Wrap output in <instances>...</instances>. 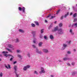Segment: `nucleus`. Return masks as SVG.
Segmentation results:
<instances>
[{
  "label": "nucleus",
  "mask_w": 77,
  "mask_h": 77,
  "mask_svg": "<svg viewBox=\"0 0 77 77\" xmlns=\"http://www.w3.org/2000/svg\"><path fill=\"white\" fill-rule=\"evenodd\" d=\"M76 15H77V13H75L73 15V17H76Z\"/></svg>",
  "instance_id": "f704fd0d"
},
{
  "label": "nucleus",
  "mask_w": 77,
  "mask_h": 77,
  "mask_svg": "<svg viewBox=\"0 0 77 77\" xmlns=\"http://www.w3.org/2000/svg\"><path fill=\"white\" fill-rule=\"evenodd\" d=\"M71 41L69 40L67 42V43L68 44H71Z\"/></svg>",
  "instance_id": "a878e982"
},
{
  "label": "nucleus",
  "mask_w": 77,
  "mask_h": 77,
  "mask_svg": "<svg viewBox=\"0 0 77 77\" xmlns=\"http://www.w3.org/2000/svg\"><path fill=\"white\" fill-rule=\"evenodd\" d=\"M32 46L34 48H36V46H35V45H32Z\"/></svg>",
  "instance_id": "c9c22d12"
},
{
  "label": "nucleus",
  "mask_w": 77,
  "mask_h": 77,
  "mask_svg": "<svg viewBox=\"0 0 77 77\" xmlns=\"http://www.w3.org/2000/svg\"><path fill=\"white\" fill-rule=\"evenodd\" d=\"M72 27H77V23H73L72 26Z\"/></svg>",
  "instance_id": "1a4fd4ad"
},
{
  "label": "nucleus",
  "mask_w": 77,
  "mask_h": 77,
  "mask_svg": "<svg viewBox=\"0 0 77 77\" xmlns=\"http://www.w3.org/2000/svg\"><path fill=\"white\" fill-rule=\"evenodd\" d=\"M63 24L62 23H60L59 24V26L60 27H62V26Z\"/></svg>",
  "instance_id": "e433bc0d"
},
{
  "label": "nucleus",
  "mask_w": 77,
  "mask_h": 77,
  "mask_svg": "<svg viewBox=\"0 0 77 77\" xmlns=\"http://www.w3.org/2000/svg\"><path fill=\"white\" fill-rule=\"evenodd\" d=\"M7 50L8 51H9L11 53H12V50H11L9 49L8 48H7Z\"/></svg>",
  "instance_id": "5701e85b"
},
{
  "label": "nucleus",
  "mask_w": 77,
  "mask_h": 77,
  "mask_svg": "<svg viewBox=\"0 0 77 77\" xmlns=\"http://www.w3.org/2000/svg\"><path fill=\"white\" fill-rule=\"evenodd\" d=\"M67 54H71V52L70 51H67Z\"/></svg>",
  "instance_id": "a19ab883"
},
{
  "label": "nucleus",
  "mask_w": 77,
  "mask_h": 77,
  "mask_svg": "<svg viewBox=\"0 0 77 77\" xmlns=\"http://www.w3.org/2000/svg\"><path fill=\"white\" fill-rule=\"evenodd\" d=\"M17 63V61L14 62V64H15V63Z\"/></svg>",
  "instance_id": "8fccbe9b"
},
{
  "label": "nucleus",
  "mask_w": 77,
  "mask_h": 77,
  "mask_svg": "<svg viewBox=\"0 0 77 77\" xmlns=\"http://www.w3.org/2000/svg\"><path fill=\"white\" fill-rule=\"evenodd\" d=\"M42 44H43V43L42 42H41L38 43V45L39 47H41L42 45Z\"/></svg>",
  "instance_id": "f3484780"
},
{
  "label": "nucleus",
  "mask_w": 77,
  "mask_h": 77,
  "mask_svg": "<svg viewBox=\"0 0 77 77\" xmlns=\"http://www.w3.org/2000/svg\"><path fill=\"white\" fill-rule=\"evenodd\" d=\"M66 46H67V45L65 44H63V47L61 49V50H65V48H66Z\"/></svg>",
  "instance_id": "6e6552de"
},
{
  "label": "nucleus",
  "mask_w": 77,
  "mask_h": 77,
  "mask_svg": "<svg viewBox=\"0 0 77 77\" xmlns=\"http://www.w3.org/2000/svg\"><path fill=\"white\" fill-rule=\"evenodd\" d=\"M51 77H54V76H53V75H51Z\"/></svg>",
  "instance_id": "864d4df0"
},
{
  "label": "nucleus",
  "mask_w": 77,
  "mask_h": 77,
  "mask_svg": "<svg viewBox=\"0 0 77 77\" xmlns=\"http://www.w3.org/2000/svg\"><path fill=\"white\" fill-rule=\"evenodd\" d=\"M60 12V10H58L56 12V14H59V12Z\"/></svg>",
  "instance_id": "58836bf2"
},
{
  "label": "nucleus",
  "mask_w": 77,
  "mask_h": 77,
  "mask_svg": "<svg viewBox=\"0 0 77 77\" xmlns=\"http://www.w3.org/2000/svg\"><path fill=\"white\" fill-rule=\"evenodd\" d=\"M31 26L32 27H35V25L33 23H32L31 24Z\"/></svg>",
  "instance_id": "cd10ccee"
},
{
  "label": "nucleus",
  "mask_w": 77,
  "mask_h": 77,
  "mask_svg": "<svg viewBox=\"0 0 77 77\" xmlns=\"http://www.w3.org/2000/svg\"><path fill=\"white\" fill-rule=\"evenodd\" d=\"M75 72H73L72 73V75H75Z\"/></svg>",
  "instance_id": "49530a36"
},
{
  "label": "nucleus",
  "mask_w": 77,
  "mask_h": 77,
  "mask_svg": "<svg viewBox=\"0 0 77 77\" xmlns=\"http://www.w3.org/2000/svg\"><path fill=\"white\" fill-rule=\"evenodd\" d=\"M41 33H43L44 32V29H42L41 31Z\"/></svg>",
  "instance_id": "c85d7f7f"
},
{
  "label": "nucleus",
  "mask_w": 77,
  "mask_h": 77,
  "mask_svg": "<svg viewBox=\"0 0 77 77\" xmlns=\"http://www.w3.org/2000/svg\"><path fill=\"white\" fill-rule=\"evenodd\" d=\"M57 29H58V26H57L54 28V29L52 30V32H56V31L57 30Z\"/></svg>",
  "instance_id": "9d476101"
},
{
  "label": "nucleus",
  "mask_w": 77,
  "mask_h": 77,
  "mask_svg": "<svg viewBox=\"0 0 77 77\" xmlns=\"http://www.w3.org/2000/svg\"><path fill=\"white\" fill-rule=\"evenodd\" d=\"M5 68H7V69H11V66L9 64L8 65V66H5Z\"/></svg>",
  "instance_id": "ddd939ff"
},
{
  "label": "nucleus",
  "mask_w": 77,
  "mask_h": 77,
  "mask_svg": "<svg viewBox=\"0 0 77 77\" xmlns=\"http://www.w3.org/2000/svg\"><path fill=\"white\" fill-rule=\"evenodd\" d=\"M15 42L16 43H17L18 42H20V41L19 40V38H16L15 40Z\"/></svg>",
  "instance_id": "dca6fc26"
},
{
  "label": "nucleus",
  "mask_w": 77,
  "mask_h": 77,
  "mask_svg": "<svg viewBox=\"0 0 77 77\" xmlns=\"http://www.w3.org/2000/svg\"><path fill=\"white\" fill-rule=\"evenodd\" d=\"M23 11V14H26V11H25V8L23 7L22 8L20 7H19V10L21 11Z\"/></svg>",
  "instance_id": "20e7f679"
},
{
  "label": "nucleus",
  "mask_w": 77,
  "mask_h": 77,
  "mask_svg": "<svg viewBox=\"0 0 77 77\" xmlns=\"http://www.w3.org/2000/svg\"><path fill=\"white\" fill-rule=\"evenodd\" d=\"M45 23H47V20H45Z\"/></svg>",
  "instance_id": "5fc2aeb1"
},
{
  "label": "nucleus",
  "mask_w": 77,
  "mask_h": 77,
  "mask_svg": "<svg viewBox=\"0 0 77 77\" xmlns=\"http://www.w3.org/2000/svg\"><path fill=\"white\" fill-rule=\"evenodd\" d=\"M73 9V10L74 11H75V12H77V10H76V7H75V6H73L72 7Z\"/></svg>",
  "instance_id": "6ab92c4d"
},
{
  "label": "nucleus",
  "mask_w": 77,
  "mask_h": 77,
  "mask_svg": "<svg viewBox=\"0 0 77 77\" xmlns=\"http://www.w3.org/2000/svg\"><path fill=\"white\" fill-rule=\"evenodd\" d=\"M69 14V13L68 12H67L66 14H65L64 15V17L65 18H66V17H67L68 15V14Z\"/></svg>",
  "instance_id": "393cba45"
},
{
  "label": "nucleus",
  "mask_w": 77,
  "mask_h": 77,
  "mask_svg": "<svg viewBox=\"0 0 77 77\" xmlns=\"http://www.w3.org/2000/svg\"><path fill=\"white\" fill-rule=\"evenodd\" d=\"M40 74H44L45 73V71L44 69V68L42 67L41 68V71L39 72Z\"/></svg>",
  "instance_id": "f03ea898"
},
{
  "label": "nucleus",
  "mask_w": 77,
  "mask_h": 77,
  "mask_svg": "<svg viewBox=\"0 0 77 77\" xmlns=\"http://www.w3.org/2000/svg\"><path fill=\"white\" fill-rule=\"evenodd\" d=\"M35 22L36 24V25L37 26H38V25H39V24L38 23V22Z\"/></svg>",
  "instance_id": "7c9ffc66"
},
{
  "label": "nucleus",
  "mask_w": 77,
  "mask_h": 77,
  "mask_svg": "<svg viewBox=\"0 0 77 77\" xmlns=\"http://www.w3.org/2000/svg\"><path fill=\"white\" fill-rule=\"evenodd\" d=\"M67 65H68V66H70L71 65L70 64H69V63H67Z\"/></svg>",
  "instance_id": "79ce46f5"
},
{
  "label": "nucleus",
  "mask_w": 77,
  "mask_h": 77,
  "mask_svg": "<svg viewBox=\"0 0 77 77\" xmlns=\"http://www.w3.org/2000/svg\"><path fill=\"white\" fill-rule=\"evenodd\" d=\"M17 53H20L21 52V51L20 50H18L17 51Z\"/></svg>",
  "instance_id": "2f4dec72"
},
{
  "label": "nucleus",
  "mask_w": 77,
  "mask_h": 77,
  "mask_svg": "<svg viewBox=\"0 0 77 77\" xmlns=\"http://www.w3.org/2000/svg\"><path fill=\"white\" fill-rule=\"evenodd\" d=\"M17 56L19 58H21V55H18Z\"/></svg>",
  "instance_id": "72a5a7b5"
},
{
  "label": "nucleus",
  "mask_w": 77,
  "mask_h": 77,
  "mask_svg": "<svg viewBox=\"0 0 77 77\" xmlns=\"http://www.w3.org/2000/svg\"><path fill=\"white\" fill-rule=\"evenodd\" d=\"M42 35H40V38H42Z\"/></svg>",
  "instance_id": "c03bdc74"
},
{
  "label": "nucleus",
  "mask_w": 77,
  "mask_h": 77,
  "mask_svg": "<svg viewBox=\"0 0 77 77\" xmlns=\"http://www.w3.org/2000/svg\"><path fill=\"white\" fill-rule=\"evenodd\" d=\"M43 51L44 53H48V50L46 49H43Z\"/></svg>",
  "instance_id": "9b49d317"
},
{
  "label": "nucleus",
  "mask_w": 77,
  "mask_h": 77,
  "mask_svg": "<svg viewBox=\"0 0 77 77\" xmlns=\"http://www.w3.org/2000/svg\"><path fill=\"white\" fill-rule=\"evenodd\" d=\"M58 33L60 35L63 34V31L61 29H58Z\"/></svg>",
  "instance_id": "39448f33"
},
{
  "label": "nucleus",
  "mask_w": 77,
  "mask_h": 77,
  "mask_svg": "<svg viewBox=\"0 0 77 77\" xmlns=\"http://www.w3.org/2000/svg\"><path fill=\"white\" fill-rule=\"evenodd\" d=\"M72 15V13H71L70 15Z\"/></svg>",
  "instance_id": "3c124183"
},
{
  "label": "nucleus",
  "mask_w": 77,
  "mask_h": 77,
  "mask_svg": "<svg viewBox=\"0 0 77 77\" xmlns=\"http://www.w3.org/2000/svg\"><path fill=\"white\" fill-rule=\"evenodd\" d=\"M50 39L52 40L54 38V37L53 36V35H50Z\"/></svg>",
  "instance_id": "a211bd4d"
},
{
  "label": "nucleus",
  "mask_w": 77,
  "mask_h": 77,
  "mask_svg": "<svg viewBox=\"0 0 77 77\" xmlns=\"http://www.w3.org/2000/svg\"><path fill=\"white\" fill-rule=\"evenodd\" d=\"M69 26V27H71V24H70Z\"/></svg>",
  "instance_id": "bf43d9fd"
},
{
  "label": "nucleus",
  "mask_w": 77,
  "mask_h": 77,
  "mask_svg": "<svg viewBox=\"0 0 77 77\" xmlns=\"http://www.w3.org/2000/svg\"><path fill=\"white\" fill-rule=\"evenodd\" d=\"M27 55L29 57H30V53H28L27 54Z\"/></svg>",
  "instance_id": "bb28decb"
},
{
  "label": "nucleus",
  "mask_w": 77,
  "mask_h": 77,
  "mask_svg": "<svg viewBox=\"0 0 77 77\" xmlns=\"http://www.w3.org/2000/svg\"><path fill=\"white\" fill-rule=\"evenodd\" d=\"M35 33V31L32 32V33Z\"/></svg>",
  "instance_id": "13d9d810"
},
{
  "label": "nucleus",
  "mask_w": 77,
  "mask_h": 77,
  "mask_svg": "<svg viewBox=\"0 0 77 77\" xmlns=\"http://www.w3.org/2000/svg\"><path fill=\"white\" fill-rule=\"evenodd\" d=\"M36 40H37V39L36 38H35L33 40V42L34 44H35L36 42Z\"/></svg>",
  "instance_id": "aec40b11"
},
{
  "label": "nucleus",
  "mask_w": 77,
  "mask_h": 77,
  "mask_svg": "<svg viewBox=\"0 0 77 77\" xmlns=\"http://www.w3.org/2000/svg\"><path fill=\"white\" fill-rule=\"evenodd\" d=\"M44 38L45 39L47 40V37L46 36H44Z\"/></svg>",
  "instance_id": "c756f323"
},
{
  "label": "nucleus",
  "mask_w": 77,
  "mask_h": 77,
  "mask_svg": "<svg viewBox=\"0 0 77 77\" xmlns=\"http://www.w3.org/2000/svg\"><path fill=\"white\" fill-rule=\"evenodd\" d=\"M76 50L75 49L73 50V51H76Z\"/></svg>",
  "instance_id": "603ef678"
},
{
  "label": "nucleus",
  "mask_w": 77,
  "mask_h": 77,
  "mask_svg": "<svg viewBox=\"0 0 77 77\" xmlns=\"http://www.w3.org/2000/svg\"><path fill=\"white\" fill-rule=\"evenodd\" d=\"M30 67V66L29 65H27L26 66H24L23 67V69L24 71H26L28 68H29Z\"/></svg>",
  "instance_id": "423d86ee"
},
{
  "label": "nucleus",
  "mask_w": 77,
  "mask_h": 77,
  "mask_svg": "<svg viewBox=\"0 0 77 77\" xmlns=\"http://www.w3.org/2000/svg\"><path fill=\"white\" fill-rule=\"evenodd\" d=\"M61 20H63V16H62L61 17Z\"/></svg>",
  "instance_id": "37998d69"
},
{
  "label": "nucleus",
  "mask_w": 77,
  "mask_h": 77,
  "mask_svg": "<svg viewBox=\"0 0 77 77\" xmlns=\"http://www.w3.org/2000/svg\"><path fill=\"white\" fill-rule=\"evenodd\" d=\"M1 60H2V59H1L0 58V61H1Z\"/></svg>",
  "instance_id": "052dcab7"
},
{
  "label": "nucleus",
  "mask_w": 77,
  "mask_h": 77,
  "mask_svg": "<svg viewBox=\"0 0 77 77\" xmlns=\"http://www.w3.org/2000/svg\"><path fill=\"white\" fill-rule=\"evenodd\" d=\"M72 65H75V63L74 62H73L72 63Z\"/></svg>",
  "instance_id": "ea45409f"
},
{
  "label": "nucleus",
  "mask_w": 77,
  "mask_h": 77,
  "mask_svg": "<svg viewBox=\"0 0 77 77\" xmlns=\"http://www.w3.org/2000/svg\"><path fill=\"white\" fill-rule=\"evenodd\" d=\"M34 73L35 74H36V75H38V72H37V71H35Z\"/></svg>",
  "instance_id": "4be33fe9"
},
{
  "label": "nucleus",
  "mask_w": 77,
  "mask_h": 77,
  "mask_svg": "<svg viewBox=\"0 0 77 77\" xmlns=\"http://www.w3.org/2000/svg\"><path fill=\"white\" fill-rule=\"evenodd\" d=\"M73 21L74 22H75V21H77V19H74Z\"/></svg>",
  "instance_id": "4c0bfd02"
},
{
  "label": "nucleus",
  "mask_w": 77,
  "mask_h": 77,
  "mask_svg": "<svg viewBox=\"0 0 77 77\" xmlns=\"http://www.w3.org/2000/svg\"><path fill=\"white\" fill-rule=\"evenodd\" d=\"M56 23H57V21H56L54 22L55 24H56Z\"/></svg>",
  "instance_id": "4d7b16f0"
},
{
  "label": "nucleus",
  "mask_w": 77,
  "mask_h": 77,
  "mask_svg": "<svg viewBox=\"0 0 77 77\" xmlns=\"http://www.w3.org/2000/svg\"><path fill=\"white\" fill-rule=\"evenodd\" d=\"M69 58L68 57H65L63 59V60H69Z\"/></svg>",
  "instance_id": "412c9836"
},
{
  "label": "nucleus",
  "mask_w": 77,
  "mask_h": 77,
  "mask_svg": "<svg viewBox=\"0 0 77 77\" xmlns=\"http://www.w3.org/2000/svg\"><path fill=\"white\" fill-rule=\"evenodd\" d=\"M8 52L6 51H4L2 52V53L4 54V56H6V57H8V56H11V55L9 54H7L6 53H8Z\"/></svg>",
  "instance_id": "7ed1b4c3"
},
{
  "label": "nucleus",
  "mask_w": 77,
  "mask_h": 77,
  "mask_svg": "<svg viewBox=\"0 0 77 77\" xmlns=\"http://www.w3.org/2000/svg\"><path fill=\"white\" fill-rule=\"evenodd\" d=\"M58 61H59V62H62V61H61V60H59Z\"/></svg>",
  "instance_id": "6e6d98bb"
},
{
  "label": "nucleus",
  "mask_w": 77,
  "mask_h": 77,
  "mask_svg": "<svg viewBox=\"0 0 77 77\" xmlns=\"http://www.w3.org/2000/svg\"><path fill=\"white\" fill-rule=\"evenodd\" d=\"M14 69L15 70L14 73H15L16 74V77H18L19 76V74H18V72H17V69H18V67L16 65H15L14 66Z\"/></svg>",
  "instance_id": "f257e3e1"
},
{
  "label": "nucleus",
  "mask_w": 77,
  "mask_h": 77,
  "mask_svg": "<svg viewBox=\"0 0 77 77\" xmlns=\"http://www.w3.org/2000/svg\"><path fill=\"white\" fill-rule=\"evenodd\" d=\"M8 47H9V48H12L14 47V46L11 44L8 45Z\"/></svg>",
  "instance_id": "2eb2a0df"
},
{
  "label": "nucleus",
  "mask_w": 77,
  "mask_h": 77,
  "mask_svg": "<svg viewBox=\"0 0 77 77\" xmlns=\"http://www.w3.org/2000/svg\"><path fill=\"white\" fill-rule=\"evenodd\" d=\"M51 28V26H50L48 27V29H50Z\"/></svg>",
  "instance_id": "a18cd8bd"
},
{
  "label": "nucleus",
  "mask_w": 77,
  "mask_h": 77,
  "mask_svg": "<svg viewBox=\"0 0 77 77\" xmlns=\"http://www.w3.org/2000/svg\"><path fill=\"white\" fill-rule=\"evenodd\" d=\"M36 53H39V54H41L42 53V52H41L39 51V50L37 48H36Z\"/></svg>",
  "instance_id": "f8f14e48"
},
{
  "label": "nucleus",
  "mask_w": 77,
  "mask_h": 77,
  "mask_svg": "<svg viewBox=\"0 0 77 77\" xmlns=\"http://www.w3.org/2000/svg\"><path fill=\"white\" fill-rule=\"evenodd\" d=\"M19 31L20 32H21V33H23L24 32V30H23L22 29H19Z\"/></svg>",
  "instance_id": "b1692460"
},
{
  "label": "nucleus",
  "mask_w": 77,
  "mask_h": 77,
  "mask_svg": "<svg viewBox=\"0 0 77 77\" xmlns=\"http://www.w3.org/2000/svg\"><path fill=\"white\" fill-rule=\"evenodd\" d=\"M69 32L70 33L71 35H74V33L72 32V29H70L69 31Z\"/></svg>",
  "instance_id": "4468645a"
},
{
  "label": "nucleus",
  "mask_w": 77,
  "mask_h": 77,
  "mask_svg": "<svg viewBox=\"0 0 77 77\" xmlns=\"http://www.w3.org/2000/svg\"><path fill=\"white\" fill-rule=\"evenodd\" d=\"M12 48V50H14L15 49V48H14V47H13Z\"/></svg>",
  "instance_id": "de8ad7c7"
},
{
  "label": "nucleus",
  "mask_w": 77,
  "mask_h": 77,
  "mask_svg": "<svg viewBox=\"0 0 77 77\" xmlns=\"http://www.w3.org/2000/svg\"><path fill=\"white\" fill-rule=\"evenodd\" d=\"M3 76V73L1 72L0 73V76L2 77Z\"/></svg>",
  "instance_id": "473e14b6"
},
{
  "label": "nucleus",
  "mask_w": 77,
  "mask_h": 77,
  "mask_svg": "<svg viewBox=\"0 0 77 77\" xmlns=\"http://www.w3.org/2000/svg\"><path fill=\"white\" fill-rule=\"evenodd\" d=\"M55 17V16H53L51 15V14H49L48 15L47 17V18H49V19H52L53 18H54Z\"/></svg>",
  "instance_id": "0eeeda50"
},
{
  "label": "nucleus",
  "mask_w": 77,
  "mask_h": 77,
  "mask_svg": "<svg viewBox=\"0 0 77 77\" xmlns=\"http://www.w3.org/2000/svg\"><path fill=\"white\" fill-rule=\"evenodd\" d=\"M33 37H34V35L33 36Z\"/></svg>",
  "instance_id": "680f3d73"
},
{
  "label": "nucleus",
  "mask_w": 77,
  "mask_h": 77,
  "mask_svg": "<svg viewBox=\"0 0 77 77\" xmlns=\"http://www.w3.org/2000/svg\"><path fill=\"white\" fill-rule=\"evenodd\" d=\"M12 59H13V58H12V57H11V59H10V60L11 61H12Z\"/></svg>",
  "instance_id": "09e8293b"
}]
</instances>
